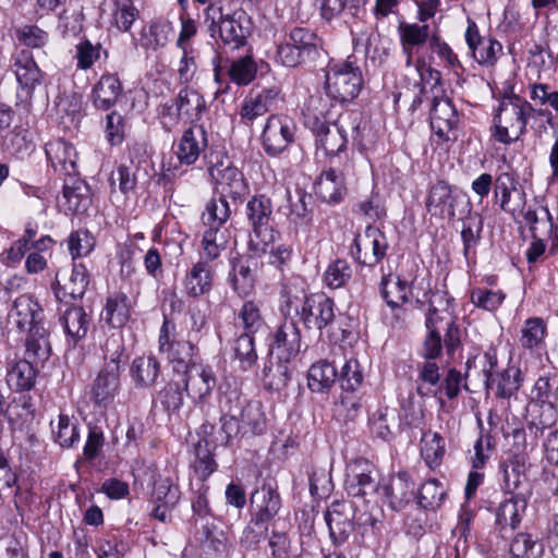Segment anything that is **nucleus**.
<instances>
[{"label":"nucleus","mask_w":558,"mask_h":558,"mask_svg":"<svg viewBox=\"0 0 558 558\" xmlns=\"http://www.w3.org/2000/svg\"><path fill=\"white\" fill-rule=\"evenodd\" d=\"M427 335L423 341L421 356L425 360L418 366V379L423 383L416 388L421 397H436L441 390L439 366L436 359L441 355L442 348L449 357L462 347V330L457 318L447 312H440L429 305L425 317Z\"/></svg>","instance_id":"f257e3e1"},{"label":"nucleus","mask_w":558,"mask_h":558,"mask_svg":"<svg viewBox=\"0 0 558 558\" xmlns=\"http://www.w3.org/2000/svg\"><path fill=\"white\" fill-rule=\"evenodd\" d=\"M286 318L299 317L307 329H323L330 326L335 318V302L325 293H292L284 290L279 305Z\"/></svg>","instance_id":"f03ea898"},{"label":"nucleus","mask_w":558,"mask_h":558,"mask_svg":"<svg viewBox=\"0 0 558 558\" xmlns=\"http://www.w3.org/2000/svg\"><path fill=\"white\" fill-rule=\"evenodd\" d=\"M533 106L517 95L505 97L494 116L492 136L495 141L510 145L519 141L526 132L527 120Z\"/></svg>","instance_id":"7ed1b4c3"},{"label":"nucleus","mask_w":558,"mask_h":558,"mask_svg":"<svg viewBox=\"0 0 558 558\" xmlns=\"http://www.w3.org/2000/svg\"><path fill=\"white\" fill-rule=\"evenodd\" d=\"M272 202L265 194L252 196L245 206V216L251 226L248 250L255 255L265 254L276 241V232L271 227Z\"/></svg>","instance_id":"20e7f679"},{"label":"nucleus","mask_w":558,"mask_h":558,"mask_svg":"<svg viewBox=\"0 0 558 558\" xmlns=\"http://www.w3.org/2000/svg\"><path fill=\"white\" fill-rule=\"evenodd\" d=\"M363 84L362 71L351 57L331 64L326 73L327 96L342 105L353 101L360 95Z\"/></svg>","instance_id":"39448f33"},{"label":"nucleus","mask_w":558,"mask_h":558,"mask_svg":"<svg viewBox=\"0 0 558 558\" xmlns=\"http://www.w3.org/2000/svg\"><path fill=\"white\" fill-rule=\"evenodd\" d=\"M205 22L209 23L211 36L218 33L221 41L232 49L246 45L250 28L245 25L247 19L244 11L223 14L221 7L209 4L205 9Z\"/></svg>","instance_id":"423d86ee"},{"label":"nucleus","mask_w":558,"mask_h":558,"mask_svg":"<svg viewBox=\"0 0 558 558\" xmlns=\"http://www.w3.org/2000/svg\"><path fill=\"white\" fill-rule=\"evenodd\" d=\"M177 336L175 324L165 316L159 330L158 349L166 354L173 371L180 374L198 363L195 361L196 347L191 340H179Z\"/></svg>","instance_id":"0eeeda50"},{"label":"nucleus","mask_w":558,"mask_h":558,"mask_svg":"<svg viewBox=\"0 0 558 558\" xmlns=\"http://www.w3.org/2000/svg\"><path fill=\"white\" fill-rule=\"evenodd\" d=\"M207 170L211 179L221 187V196L241 202L250 192L248 183L243 173L228 158L213 161L211 156L204 155Z\"/></svg>","instance_id":"6e6552de"},{"label":"nucleus","mask_w":558,"mask_h":558,"mask_svg":"<svg viewBox=\"0 0 558 558\" xmlns=\"http://www.w3.org/2000/svg\"><path fill=\"white\" fill-rule=\"evenodd\" d=\"M208 147V133L201 124H194L186 129L180 140L173 145V153L178 160V165H173L168 171L173 177L182 175L186 170L181 167H190L195 165Z\"/></svg>","instance_id":"1a4fd4ad"},{"label":"nucleus","mask_w":558,"mask_h":558,"mask_svg":"<svg viewBox=\"0 0 558 558\" xmlns=\"http://www.w3.org/2000/svg\"><path fill=\"white\" fill-rule=\"evenodd\" d=\"M525 420V429L517 428L512 433L515 441L522 440L524 451L526 450V433L537 441L546 429H551L557 424L558 405L529 400Z\"/></svg>","instance_id":"9d476101"},{"label":"nucleus","mask_w":558,"mask_h":558,"mask_svg":"<svg viewBox=\"0 0 558 558\" xmlns=\"http://www.w3.org/2000/svg\"><path fill=\"white\" fill-rule=\"evenodd\" d=\"M380 482L375 466L365 459H355L347 465L345 490L352 497L377 498Z\"/></svg>","instance_id":"9b49d317"},{"label":"nucleus","mask_w":558,"mask_h":558,"mask_svg":"<svg viewBox=\"0 0 558 558\" xmlns=\"http://www.w3.org/2000/svg\"><path fill=\"white\" fill-rule=\"evenodd\" d=\"M295 132L296 125L289 117L269 116L260 137L265 153L272 157L283 153L294 142Z\"/></svg>","instance_id":"f8f14e48"},{"label":"nucleus","mask_w":558,"mask_h":558,"mask_svg":"<svg viewBox=\"0 0 558 558\" xmlns=\"http://www.w3.org/2000/svg\"><path fill=\"white\" fill-rule=\"evenodd\" d=\"M387 250L386 235L378 228L368 225L363 234L354 238L350 253L360 265L374 267L386 256Z\"/></svg>","instance_id":"ddd939ff"},{"label":"nucleus","mask_w":558,"mask_h":558,"mask_svg":"<svg viewBox=\"0 0 558 558\" xmlns=\"http://www.w3.org/2000/svg\"><path fill=\"white\" fill-rule=\"evenodd\" d=\"M465 196L446 180L438 179L428 189L425 207L434 217L453 219L457 206Z\"/></svg>","instance_id":"4468645a"},{"label":"nucleus","mask_w":558,"mask_h":558,"mask_svg":"<svg viewBox=\"0 0 558 558\" xmlns=\"http://www.w3.org/2000/svg\"><path fill=\"white\" fill-rule=\"evenodd\" d=\"M283 322L269 335V353L277 360L292 361L301 351V330L294 318Z\"/></svg>","instance_id":"2eb2a0df"},{"label":"nucleus","mask_w":558,"mask_h":558,"mask_svg":"<svg viewBox=\"0 0 558 558\" xmlns=\"http://www.w3.org/2000/svg\"><path fill=\"white\" fill-rule=\"evenodd\" d=\"M464 39L471 57L481 66L494 68L504 56L502 45L492 36H482L474 21L468 22Z\"/></svg>","instance_id":"dca6fc26"},{"label":"nucleus","mask_w":558,"mask_h":558,"mask_svg":"<svg viewBox=\"0 0 558 558\" xmlns=\"http://www.w3.org/2000/svg\"><path fill=\"white\" fill-rule=\"evenodd\" d=\"M9 70L14 74L19 89L27 98L33 96L44 81V72L28 49H21L12 54Z\"/></svg>","instance_id":"f3484780"},{"label":"nucleus","mask_w":558,"mask_h":558,"mask_svg":"<svg viewBox=\"0 0 558 558\" xmlns=\"http://www.w3.org/2000/svg\"><path fill=\"white\" fill-rule=\"evenodd\" d=\"M415 495V483L408 472H399L387 482L380 484L377 498L374 502L387 505L391 510L403 509Z\"/></svg>","instance_id":"a211bd4d"},{"label":"nucleus","mask_w":558,"mask_h":558,"mask_svg":"<svg viewBox=\"0 0 558 558\" xmlns=\"http://www.w3.org/2000/svg\"><path fill=\"white\" fill-rule=\"evenodd\" d=\"M429 121L432 130L439 138L445 141L457 138V129L460 118L452 100L449 97L434 94Z\"/></svg>","instance_id":"6ab92c4d"},{"label":"nucleus","mask_w":558,"mask_h":558,"mask_svg":"<svg viewBox=\"0 0 558 558\" xmlns=\"http://www.w3.org/2000/svg\"><path fill=\"white\" fill-rule=\"evenodd\" d=\"M355 507L350 500H335L327 508L325 521L335 545L344 544L354 531Z\"/></svg>","instance_id":"aec40b11"},{"label":"nucleus","mask_w":558,"mask_h":558,"mask_svg":"<svg viewBox=\"0 0 558 558\" xmlns=\"http://www.w3.org/2000/svg\"><path fill=\"white\" fill-rule=\"evenodd\" d=\"M45 315L40 304L32 295L17 296L9 311V323L21 332H31L45 327Z\"/></svg>","instance_id":"412c9836"},{"label":"nucleus","mask_w":558,"mask_h":558,"mask_svg":"<svg viewBox=\"0 0 558 558\" xmlns=\"http://www.w3.org/2000/svg\"><path fill=\"white\" fill-rule=\"evenodd\" d=\"M281 100V89L278 86H270L256 92L252 90L241 105V122L251 125L258 117L275 110Z\"/></svg>","instance_id":"4be33fe9"},{"label":"nucleus","mask_w":558,"mask_h":558,"mask_svg":"<svg viewBox=\"0 0 558 558\" xmlns=\"http://www.w3.org/2000/svg\"><path fill=\"white\" fill-rule=\"evenodd\" d=\"M494 198L502 211L515 216L521 204H524L525 193L520 189L514 172L504 171L497 174L494 181Z\"/></svg>","instance_id":"5701e85b"},{"label":"nucleus","mask_w":558,"mask_h":558,"mask_svg":"<svg viewBox=\"0 0 558 558\" xmlns=\"http://www.w3.org/2000/svg\"><path fill=\"white\" fill-rule=\"evenodd\" d=\"M281 508V498L276 483L265 482L251 495V513L258 520L270 522Z\"/></svg>","instance_id":"b1692460"},{"label":"nucleus","mask_w":558,"mask_h":558,"mask_svg":"<svg viewBox=\"0 0 558 558\" xmlns=\"http://www.w3.org/2000/svg\"><path fill=\"white\" fill-rule=\"evenodd\" d=\"M314 193L318 199L326 204H340L347 195L342 172L332 167L322 171L314 183Z\"/></svg>","instance_id":"393cba45"},{"label":"nucleus","mask_w":558,"mask_h":558,"mask_svg":"<svg viewBox=\"0 0 558 558\" xmlns=\"http://www.w3.org/2000/svg\"><path fill=\"white\" fill-rule=\"evenodd\" d=\"M214 277L215 267L195 263L182 279L183 293L193 300L208 295L213 290Z\"/></svg>","instance_id":"a878e982"},{"label":"nucleus","mask_w":558,"mask_h":558,"mask_svg":"<svg viewBox=\"0 0 558 558\" xmlns=\"http://www.w3.org/2000/svg\"><path fill=\"white\" fill-rule=\"evenodd\" d=\"M120 389V376L117 366L104 367L90 388V399L95 405L107 409Z\"/></svg>","instance_id":"bb28decb"},{"label":"nucleus","mask_w":558,"mask_h":558,"mask_svg":"<svg viewBox=\"0 0 558 558\" xmlns=\"http://www.w3.org/2000/svg\"><path fill=\"white\" fill-rule=\"evenodd\" d=\"M183 385L187 396L194 401H201L207 397L216 386V377L209 366L201 363L192 365L182 372Z\"/></svg>","instance_id":"cd10ccee"},{"label":"nucleus","mask_w":558,"mask_h":558,"mask_svg":"<svg viewBox=\"0 0 558 558\" xmlns=\"http://www.w3.org/2000/svg\"><path fill=\"white\" fill-rule=\"evenodd\" d=\"M231 266L229 282L233 291L239 296H247L255 287L257 259L252 256H242L233 259Z\"/></svg>","instance_id":"c85d7f7f"},{"label":"nucleus","mask_w":558,"mask_h":558,"mask_svg":"<svg viewBox=\"0 0 558 558\" xmlns=\"http://www.w3.org/2000/svg\"><path fill=\"white\" fill-rule=\"evenodd\" d=\"M45 151L54 171L68 177L77 174V154L71 143L57 138L46 144Z\"/></svg>","instance_id":"c756f323"},{"label":"nucleus","mask_w":558,"mask_h":558,"mask_svg":"<svg viewBox=\"0 0 558 558\" xmlns=\"http://www.w3.org/2000/svg\"><path fill=\"white\" fill-rule=\"evenodd\" d=\"M89 284V274L86 266L82 263H74L70 277L63 282L60 280V272L56 275L53 292L56 298L63 301L66 296L72 300L84 296Z\"/></svg>","instance_id":"7c9ffc66"},{"label":"nucleus","mask_w":558,"mask_h":558,"mask_svg":"<svg viewBox=\"0 0 558 558\" xmlns=\"http://www.w3.org/2000/svg\"><path fill=\"white\" fill-rule=\"evenodd\" d=\"M523 374L520 367L508 365L504 371L496 372L489 379H485L487 389H492L496 398L510 399L515 396L523 384Z\"/></svg>","instance_id":"2f4dec72"},{"label":"nucleus","mask_w":558,"mask_h":558,"mask_svg":"<svg viewBox=\"0 0 558 558\" xmlns=\"http://www.w3.org/2000/svg\"><path fill=\"white\" fill-rule=\"evenodd\" d=\"M122 93V83L117 74H102L93 87V105L99 110L107 111L118 102Z\"/></svg>","instance_id":"473e14b6"},{"label":"nucleus","mask_w":558,"mask_h":558,"mask_svg":"<svg viewBox=\"0 0 558 558\" xmlns=\"http://www.w3.org/2000/svg\"><path fill=\"white\" fill-rule=\"evenodd\" d=\"M65 209L72 214H83L92 205L89 185L82 179L71 175L64 181L63 194Z\"/></svg>","instance_id":"72a5a7b5"},{"label":"nucleus","mask_w":558,"mask_h":558,"mask_svg":"<svg viewBox=\"0 0 558 558\" xmlns=\"http://www.w3.org/2000/svg\"><path fill=\"white\" fill-rule=\"evenodd\" d=\"M161 373L159 361L154 355L135 357L130 366V376L138 389L151 388Z\"/></svg>","instance_id":"f704fd0d"},{"label":"nucleus","mask_w":558,"mask_h":558,"mask_svg":"<svg viewBox=\"0 0 558 558\" xmlns=\"http://www.w3.org/2000/svg\"><path fill=\"white\" fill-rule=\"evenodd\" d=\"M37 365L28 360L11 361L7 365V384L20 392L31 390L36 383Z\"/></svg>","instance_id":"c9c22d12"},{"label":"nucleus","mask_w":558,"mask_h":558,"mask_svg":"<svg viewBox=\"0 0 558 558\" xmlns=\"http://www.w3.org/2000/svg\"><path fill=\"white\" fill-rule=\"evenodd\" d=\"M526 509V499L520 494H511L510 498L500 502L496 511L495 524L500 532L510 527L514 530L521 523L522 514Z\"/></svg>","instance_id":"e433bc0d"},{"label":"nucleus","mask_w":558,"mask_h":558,"mask_svg":"<svg viewBox=\"0 0 558 558\" xmlns=\"http://www.w3.org/2000/svg\"><path fill=\"white\" fill-rule=\"evenodd\" d=\"M174 106L178 114L191 123L198 121L207 109L203 95L190 87L180 89Z\"/></svg>","instance_id":"4c0bfd02"},{"label":"nucleus","mask_w":558,"mask_h":558,"mask_svg":"<svg viewBox=\"0 0 558 558\" xmlns=\"http://www.w3.org/2000/svg\"><path fill=\"white\" fill-rule=\"evenodd\" d=\"M228 243L227 229H206L201 241L202 253L197 263L214 267L221 253L227 250Z\"/></svg>","instance_id":"58836bf2"},{"label":"nucleus","mask_w":558,"mask_h":558,"mask_svg":"<svg viewBox=\"0 0 558 558\" xmlns=\"http://www.w3.org/2000/svg\"><path fill=\"white\" fill-rule=\"evenodd\" d=\"M507 493L515 494L521 485L527 481V454L514 453L500 464Z\"/></svg>","instance_id":"ea45409f"},{"label":"nucleus","mask_w":558,"mask_h":558,"mask_svg":"<svg viewBox=\"0 0 558 558\" xmlns=\"http://www.w3.org/2000/svg\"><path fill=\"white\" fill-rule=\"evenodd\" d=\"M69 340L76 344L85 338L90 325V318L82 306H71L60 317Z\"/></svg>","instance_id":"a19ab883"},{"label":"nucleus","mask_w":558,"mask_h":558,"mask_svg":"<svg viewBox=\"0 0 558 558\" xmlns=\"http://www.w3.org/2000/svg\"><path fill=\"white\" fill-rule=\"evenodd\" d=\"M291 361L277 360L270 355L267 364L263 369V384L265 389L271 391L283 390L291 378Z\"/></svg>","instance_id":"79ce46f5"},{"label":"nucleus","mask_w":558,"mask_h":558,"mask_svg":"<svg viewBox=\"0 0 558 558\" xmlns=\"http://www.w3.org/2000/svg\"><path fill=\"white\" fill-rule=\"evenodd\" d=\"M380 293L392 311H400L402 305L409 301L411 287L405 279L396 277V280H392L391 275L384 276L380 282Z\"/></svg>","instance_id":"37998d69"},{"label":"nucleus","mask_w":558,"mask_h":558,"mask_svg":"<svg viewBox=\"0 0 558 558\" xmlns=\"http://www.w3.org/2000/svg\"><path fill=\"white\" fill-rule=\"evenodd\" d=\"M25 347V360L36 365L47 361L51 353L48 329L46 327L36 328L34 331L27 332Z\"/></svg>","instance_id":"c03bdc74"},{"label":"nucleus","mask_w":558,"mask_h":558,"mask_svg":"<svg viewBox=\"0 0 558 558\" xmlns=\"http://www.w3.org/2000/svg\"><path fill=\"white\" fill-rule=\"evenodd\" d=\"M289 221L295 229H306L313 222V197L303 190L295 191V199L290 198Z\"/></svg>","instance_id":"a18cd8bd"},{"label":"nucleus","mask_w":558,"mask_h":558,"mask_svg":"<svg viewBox=\"0 0 558 558\" xmlns=\"http://www.w3.org/2000/svg\"><path fill=\"white\" fill-rule=\"evenodd\" d=\"M337 369L328 361L314 363L307 373V386L313 392L328 391L337 379Z\"/></svg>","instance_id":"49530a36"},{"label":"nucleus","mask_w":558,"mask_h":558,"mask_svg":"<svg viewBox=\"0 0 558 558\" xmlns=\"http://www.w3.org/2000/svg\"><path fill=\"white\" fill-rule=\"evenodd\" d=\"M231 217V209L227 197L210 198L202 214V221L206 229H226L225 225Z\"/></svg>","instance_id":"de8ad7c7"},{"label":"nucleus","mask_w":558,"mask_h":558,"mask_svg":"<svg viewBox=\"0 0 558 558\" xmlns=\"http://www.w3.org/2000/svg\"><path fill=\"white\" fill-rule=\"evenodd\" d=\"M446 453V441L436 432H426L421 439V456L427 466L432 470L438 468Z\"/></svg>","instance_id":"09e8293b"},{"label":"nucleus","mask_w":558,"mask_h":558,"mask_svg":"<svg viewBox=\"0 0 558 558\" xmlns=\"http://www.w3.org/2000/svg\"><path fill=\"white\" fill-rule=\"evenodd\" d=\"M316 147L326 156L339 157L347 148L348 138L345 131L338 124L331 125L325 133H320L315 140Z\"/></svg>","instance_id":"8fccbe9b"},{"label":"nucleus","mask_w":558,"mask_h":558,"mask_svg":"<svg viewBox=\"0 0 558 558\" xmlns=\"http://www.w3.org/2000/svg\"><path fill=\"white\" fill-rule=\"evenodd\" d=\"M236 326L242 333L255 335L265 326L259 304L254 300L245 301L236 314Z\"/></svg>","instance_id":"3c124183"},{"label":"nucleus","mask_w":558,"mask_h":558,"mask_svg":"<svg viewBox=\"0 0 558 558\" xmlns=\"http://www.w3.org/2000/svg\"><path fill=\"white\" fill-rule=\"evenodd\" d=\"M530 401L558 405V373L541 375L534 383Z\"/></svg>","instance_id":"603ef678"},{"label":"nucleus","mask_w":558,"mask_h":558,"mask_svg":"<svg viewBox=\"0 0 558 558\" xmlns=\"http://www.w3.org/2000/svg\"><path fill=\"white\" fill-rule=\"evenodd\" d=\"M130 318L129 298L124 293H116L106 301L104 319L113 328L124 326Z\"/></svg>","instance_id":"864d4df0"},{"label":"nucleus","mask_w":558,"mask_h":558,"mask_svg":"<svg viewBox=\"0 0 558 558\" xmlns=\"http://www.w3.org/2000/svg\"><path fill=\"white\" fill-rule=\"evenodd\" d=\"M257 74V63L252 54L231 60L227 69L229 80L238 86L248 85Z\"/></svg>","instance_id":"5fc2aeb1"},{"label":"nucleus","mask_w":558,"mask_h":558,"mask_svg":"<svg viewBox=\"0 0 558 558\" xmlns=\"http://www.w3.org/2000/svg\"><path fill=\"white\" fill-rule=\"evenodd\" d=\"M483 217L478 213H469L463 219L461 239L463 242V254L469 258L475 253L483 231Z\"/></svg>","instance_id":"6e6d98bb"},{"label":"nucleus","mask_w":558,"mask_h":558,"mask_svg":"<svg viewBox=\"0 0 558 558\" xmlns=\"http://www.w3.org/2000/svg\"><path fill=\"white\" fill-rule=\"evenodd\" d=\"M218 464L214 459L210 444L203 438L195 445V460L193 469L196 476L204 483L217 470Z\"/></svg>","instance_id":"4d7b16f0"},{"label":"nucleus","mask_w":558,"mask_h":558,"mask_svg":"<svg viewBox=\"0 0 558 558\" xmlns=\"http://www.w3.org/2000/svg\"><path fill=\"white\" fill-rule=\"evenodd\" d=\"M284 38L292 46L295 45L296 50L306 53V57L315 59L318 56L319 38L312 29L306 27H293Z\"/></svg>","instance_id":"13d9d810"},{"label":"nucleus","mask_w":558,"mask_h":558,"mask_svg":"<svg viewBox=\"0 0 558 558\" xmlns=\"http://www.w3.org/2000/svg\"><path fill=\"white\" fill-rule=\"evenodd\" d=\"M446 496L447 490L442 483L430 478L420 487L417 502L426 510H436L441 507Z\"/></svg>","instance_id":"bf43d9fd"},{"label":"nucleus","mask_w":558,"mask_h":558,"mask_svg":"<svg viewBox=\"0 0 558 558\" xmlns=\"http://www.w3.org/2000/svg\"><path fill=\"white\" fill-rule=\"evenodd\" d=\"M239 417L242 423L244 435L247 433L259 435L264 432L266 426V417L263 412V407L259 402H247L241 410Z\"/></svg>","instance_id":"052dcab7"},{"label":"nucleus","mask_w":558,"mask_h":558,"mask_svg":"<svg viewBox=\"0 0 558 558\" xmlns=\"http://www.w3.org/2000/svg\"><path fill=\"white\" fill-rule=\"evenodd\" d=\"M547 336V324L542 317L527 318L521 329V345L525 349L539 347Z\"/></svg>","instance_id":"680f3d73"},{"label":"nucleus","mask_w":558,"mask_h":558,"mask_svg":"<svg viewBox=\"0 0 558 558\" xmlns=\"http://www.w3.org/2000/svg\"><path fill=\"white\" fill-rule=\"evenodd\" d=\"M234 359L242 371H248L257 362V352L253 335L241 333L233 343Z\"/></svg>","instance_id":"e2e57ef3"},{"label":"nucleus","mask_w":558,"mask_h":558,"mask_svg":"<svg viewBox=\"0 0 558 558\" xmlns=\"http://www.w3.org/2000/svg\"><path fill=\"white\" fill-rule=\"evenodd\" d=\"M544 546L529 533H518L510 543L512 558H541Z\"/></svg>","instance_id":"0e129e2a"},{"label":"nucleus","mask_w":558,"mask_h":558,"mask_svg":"<svg viewBox=\"0 0 558 558\" xmlns=\"http://www.w3.org/2000/svg\"><path fill=\"white\" fill-rule=\"evenodd\" d=\"M172 31L168 23H153L142 31L141 45L146 50L156 51L167 45Z\"/></svg>","instance_id":"69168bd1"},{"label":"nucleus","mask_w":558,"mask_h":558,"mask_svg":"<svg viewBox=\"0 0 558 558\" xmlns=\"http://www.w3.org/2000/svg\"><path fill=\"white\" fill-rule=\"evenodd\" d=\"M101 53L107 58L108 52L102 49L101 44H93L89 39H82L75 46L76 66L80 70L90 69L97 60L100 59Z\"/></svg>","instance_id":"338daca9"},{"label":"nucleus","mask_w":558,"mask_h":558,"mask_svg":"<svg viewBox=\"0 0 558 558\" xmlns=\"http://www.w3.org/2000/svg\"><path fill=\"white\" fill-rule=\"evenodd\" d=\"M58 429L52 430L54 441L63 448H71L80 441V430L76 422H73L68 415L60 414L58 418Z\"/></svg>","instance_id":"774afa93"}]
</instances>
